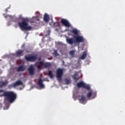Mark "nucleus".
<instances>
[{
    "mask_svg": "<svg viewBox=\"0 0 125 125\" xmlns=\"http://www.w3.org/2000/svg\"><path fill=\"white\" fill-rule=\"evenodd\" d=\"M3 93V96H4V104L5 105L9 104V103H13L17 98V94L13 91L4 92L3 90H0V93Z\"/></svg>",
    "mask_w": 125,
    "mask_h": 125,
    "instance_id": "obj_1",
    "label": "nucleus"
},
{
    "mask_svg": "<svg viewBox=\"0 0 125 125\" xmlns=\"http://www.w3.org/2000/svg\"><path fill=\"white\" fill-rule=\"evenodd\" d=\"M28 22L27 20L24 19L21 22H19V27L22 31H31L32 27L30 26H28Z\"/></svg>",
    "mask_w": 125,
    "mask_h": 125,
    "instance_id": "obj_2",
    "label": "nucleus"
},
{
    "mask_svg": "<svg viewBox=\"0 0 125 125\" xmlns=\"http://www.w3.org/2000/svg\"><path fill=\"white\" fill-rule=\"evenodd\" d=\"M51 64L50 62H37L35 63V66L39 69L47 68L50 67Z\"/></svg>",
    "mask_w": 125,
    "mask_h": 125,
    "instance_id": "obj_3",
    "label": "nucleus"
},
{
    "mask_svg": "<svg viewBox=\"0 0 125 125\" xmlns=\"http://www.w3.org/2000/svg\"><path fill=\"white\" fill-rule=\"evenodd\" d=\"M24 58L26 61H29L30 62H34L38 59L37 55L33 56L27 55L25 56Z\"/></svg>",
    "mask_w": 125,
    "mask_h": 125,
    "instance_id": "obj_4",
    "label": "nucleus"
},
{
    "mask_svg": "<svg viewBox=\"0 0 125 125\" xmlns=\"http://www.w3.org/2000/svg\"><path fill=\"white\" fill-rule=\"evenodd\" d=\"M63 75V69L59 68L57 70L56 77L59 82H61L62 81V76Z\"/></svg>",
    "mask_w": 125,
    "mask_h": 125,
    "instance_id": "obj_5",
    "label": "nucleus"
},
{
    "mask_svg": "<svg viewBox=\"0 0 125 125\" xmlns=\"http://www.w3.org/2000/svg\"><path fill=\"white\" fill-rule=\"evenodd\" d=\"M73 38L75 40V42L77 43H80L81 42H84V38L83 36H73Z\"/></svg>",
    "mask_w": 125,
    "mask_h": 125,
    "instance_id": "obj_6",
    "label": "nucleus"
},
{
    "mask_svg": "<svg viewBox=\"0 0 125 125\" xmlns=\"http://www.w3.org/2000/svg\"><path fill=\"white\" fill-rule=\"evenodd\" d=\"M76 85L78 88L82 87V88H85L88 90H90V87L89 85H86V84L84 83L83 82H80L77 83Z\"/></svg>",
    "mask_w": 125,
    "mask_h": 125,
    "instance_id": "obj_7",
    "label": "nucleus"
},
{
    "mask_svg": "<svg viewBox=\"0 0 125 125\" xmlns=\"http://www.w3.org/2000/svg\"><path fill=\"white\" fill-rule=\"evenodd\" d=\"M22 84L23 83L21 81H20V80H18V81L16 82L15 83H13L8 85V88L9 89H11L12 88H16L17 86L22 85Z\"/></svg>",
    "mask_w": 125,
    "mask_h": 125,
    "instance_id": "obj_8",
    "label": "nucleus"
},
{
    "mask_svg": "<svg viewBox=\"0 0 125 125\" xmlns=\"http://www.w3.org/2000/svg\"><path fill=\"white\" fill-rule=\"evenodd\" d=\"M61 22L64 26V27H66L67 28H70V27H71V24L69 21L65 19H62L61 21Z\"/></svg>",
    "mask_w": 125,
    "mask_h": 125,
    "instance_id": "obj_9",
    "label": "nucleus"
},
{
    "mask_svg": "<svg viewBox=\"0 0 125 125\" xmlns=\"http://www.w3.org/2000/svg\"><path fill=\"white\" fill-rule=\"evenodd\" d=\"M66 41L67 43L70 45H73L74 43H76L75 39L73 38H69L68 37H66Z\"/></svg>",
    "mask_w": 125,
    "mask_h": 125,
    "instance_id": "obj_10",
    "label": "nucleus"
},
{
    "mask_svg": "<svg viewBox=\"0 0 125 125\" xmlns=\"http://www.w3.org/2000/svg\"><path fill=\"white\" fill-rule=\"evenodd\" d=\"M79 102L81 104H86V100H85V97L84 95L79 96Z\"/></svg>",
    "mask_w": 125,
    "mask_h": 125,
    "instance_id": "obj_11",
    "label": "nucleus"
},
{
    "mask_svg": "<svg viewBox=\"0 0 125 125\" xmlns=\"http://www.w3.org/2000/svg\"><path fill=\"white\" fill-rule=\"evenodd\" d=\"M37 85L42 88H44V85L43 83V80L42 79V78H39L38 79V82H37Z\"/></svg>",
    "mask_w": 125,
    "mask_h": 125,
    "instance_id": "obj_12",
    "label": "nucleus"
},
{
    "mask_svg": "<svg viewBox=\"0 0 125 125\" xmlns=\"http://www.w3.org/2000/svg\"><path fill=\"white\" fill-rule=\"evenodd\" d=\"M28 72L31 76L35 74V68L33 65H31L28 68Z\"/></svg>",
    "mask_w": 125,
    "mask_h": 125,
    "instance_id": "obj_13",
    "label": "nucleus"
},
{
    "mask_svg": "<svg viewBox=\"0 0 125 125\" xmlns=\"http://www.w3.org/2000/svg\"><path fill=\"white\" fill-rule=\"evenodd\" d=\"M91 96H92V99H95V97H96L97 96V93L96 92H93L92 93L91 91H90L87 94V97L88 99L90 98ZM94 96V97H93Z\"/></svg>",
    "mask_w": 125,
    "mask_h": 125,
    "instance_id": "obj_14",
    "label": "nucleus"
},
{
    "mask_svg": "<svg viewBox=\"0 0 125 125\" xmlns=\"http://www.w3.org/2000/svg\"><path fill=\"white\" fill-rule=\"evenodd\" d=\"M25 70V67L24 65H21L19 66L17 69V71L18 72H23Z\"/></svg>",
    "mask_w": 125,
    "mask_h": 125,
    "instance_id": "obj_15",
    "label": "nucleus"
},
{
    "mask_svg": "<svg viewBox=\"0 0 125 125\" xmlns=\"http://www.w3.org/2000/svg\"><path fill=\"white\" fill-rule=\"evenodd\" d=\"M72 77L76 81H77L80 79L78 72H75L73 75H72Z\"/></svg>",
    "mask_w": 125,
    "mask_h": 125,
    "instance_id": "obj_16",
    "label": "nucleus"
},
{
    "mask_svg": "<svg viewBox=\"0 0 125 125\" xmlns=\"http://www.w3.org/2000/svg\"><path fill=\"white\" fill-rule=\"evenodd\" d=\"M43 20L45 22H48L49 21L50 18L48 14H45L43 17Z\"/></svg>",
    "mask_w": 125,
    "mask_h": 125,
    "instance_id": "obj_17",
    "label": "nucleus"
},
{
    "mask_svg": "<svg viewBox=\"0 0 125 125\" xmlns=\"http://www.w3.org/2000/svg\"><path fill=\"white\" fill-rule=\"evenodd\" d=\"M70 32L73 35H74V36H77L79 35V32L77 29H72V30L70 31Z\"/></svg>",
    "mask_w": 125,
    "mask_h": 125,
    "instance_id": "obj_18",
    "label": "nucleus"
},
{
    "mask_svg": "<svg viewBox=\"0 0 125 125\" xmlns=\"http://www.w3.org/2000/svg\"><path fill=\"white\" fill-rule=\"evenodd\" d=\"M23 50H19L16 51V54L18 56H22L23 55Z\"/></svg>",
    "mask_w": 125,
    "mask_h": 125,
    "instance_id": "obj_19",
    "label": "nucleus"
},
{
    "mask_svg": "<svg viewBox=\"0 0 125 125\" xmlns=\"http://www.w3.org/2000/svg\"><path fill=\"white\" fill-rule=\"evenodd\" d=\"M50 25L52 26V27H57V25H58L59 27H60V24L59 22H50Z\"/></svg>",
    "mask_w": 125,
    "mask_h": 125,
    "instance_id": "obj_20",
    "label": "nucleus"
},
{
    "mask_svg": "<svg viewBox=\"0 0 125 125\" xmlns=\"http://www.w3.org/2000/svg\"><path fill=\"white\" fill-rule=\"evenodd\" d=\"M87 55L86 54V52H83V54L82 55L81 57L79 58L80 59L84 60L85 58H86V56Z\"/></svg>",
    "mask_w": 125,
    "mask_h": 125,
    "instance_id": "obj_21",
    "label": "nucleus"
},
{
    "mask_svg": "<svg viewBox=\"0 0 125 125\" xmlns=\"http://www.w3.org/2000/svg\"><path fill=\"white\" fill-rule=\"evenodd\" d=\"M47 75L49 76V77L51 79H52L54 77L53 73H52V71L51 70H49L48 71Z\"/></svg>",
    "mask_w": 125,
    "mask_h": 125,
    "instance_id": "obj_22",
    "label": "nucleus"
},
{
    "mask_svg": "<svg viewBox=\"0 0 125 125\" xmlns=\"http://www.w3.org/2000/svg\"><path fill=\"white\" fill-rule=\"evenodd\" d=\"M64 81L65 82L66 84L67 85L70 84L71 83L70 79H68V78H66L65 79H64Z\"/></svg>",
    "mask_w": 125,
    "mask_h": 125,
    "instance_id": "obj_23",
    "label": "nucleus"
},
{
    "mask_svg": "<svg viewBox=\"0 0 125 125\" xmlns=\"http://www.w3.org/2000/svg\"><path fill=\"white\" fill-rule=\"evenodd\" d=\"M7 82H0V87H2L3 86L7 84Z\"/></svg>",
    "mask_w": 125,
    "mask_h": 125,
    "instance_id": "obj_24",
    "label": "nucleus"
},
{
    "mask_svg": "<svg viewBox=\"0 0 125 125\" xmlns=\"http://www.w3.org/2000/svg\"><path fill=\"white\" fill-rule=\"evenodd\" d=\"M75 53V51L71 50L69 52V54H70L72 56H74Z\"/></svg>",
    "mask_w": 125,
    "mask_h": 125,
    "instance_id": "obj_25",
    "label": "nucleus"
},
{
    "mask_svg": "<svg viewBox=\"0 0 125 125\" xmlns=\"http://www.w3.org/2000/svg\"><path fill=\"white\" fill-rule=\"evenodd\" d=\"M54 55H55V57L59 56V54L58 53L57 51L56 50L54 51Z\"/></svg>",
    "mask_w": 125,
    "mask_h": 125,
    "instance_id": "obj_26",
    "label": "nucleus"
},
{
    "mask_svg": "<svg viewBox=\"0 0 125 125\" xmlns=\"http://www.w3.org/2000/svg\"><path fill=\"white\" fill-rule=\"evenodd\" d=\"M47 32L48 35H45V36H46V37H47L48 36H49V35H50V31L49 30H48V31H47Z\"/></svg>",
    "mask_w": 125,
    "mask_h": 125,
    "instance_id": "obj_27",
    "label": "nucleus"
},
{
    "mask_svg": "<svg viewBox=\"0 0 125 125\" xmlns=\"http://www.w3.org/2000/svg\"><path fill=\"white\" fill-rule=\"evenodd\" d=\"M68 36H72V34L71 33H68Z\"/></svg>",
    "mask_w": 125,
    "mask_h": 125,
    "instance_id": "obj_28",
    "label": "nucleus"
},
{
    "mask_svg": "<svg viewBox=\"0 0 125 125\" xmlns=\"http://www.w3.org/2000/svg\"><path fill=\"white\" fill-rule=\"evenodd\" d=\"M16 20L17 21L19 20V19H18V18L16 19Z\"/></svg>",
    "mask_w": 125,
    "mask_h": 125,
    "instance_id": "obj_29",
    "label": "nucleus"
},
{
    "mask_svg": "<svg viewBox=\"0 0 125 125\" xmlns=\"http://www.w3.org/2000/svg\"><path fill=\"white\" fill-rule=\"evenodd\" d=\"M14 21L17 22V21Z\"/></svg>",
    "mask_w": 125,
    "mask_h": 125,
    "instance_id": "obj_30",
    "label": "nucleus"
}]
</instances>
